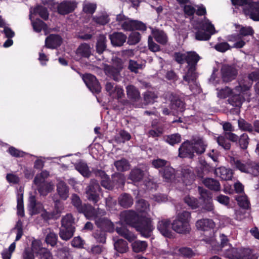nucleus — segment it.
Wrapping results in <instances>:
<instances>
[{"label":"nucleus","instance_id":"f8f14e48","mask_svg":"<svg viewBox=\"0 0 259 259\" xmlns=\"http://www.w3.org/2000/svg\"><path fill=\"white\" fill-rule=\"evenodd\" d=\"M230 162L232 166L242 172L249 174L251 171V161H242L236 157H230Z\"/></svg>","mask_w":259,"mask_h":259},{"label":"nucleus","instance_id":"a19ab883","mask_svg":"<svg viewBox=\"0 0 259 259\" xmlns=\"http://www.w3.org/2000/svg\"><path fill=\"white\" fill-rule=\"evenodd\" d=\"M133 251L136 253L145 251L148 246L147 242L145 241L136 240L132 243Z\"/></svg>","mask_w":259,"mask_h":259},{"label":"nucleus","instance_id":"6e6552de","mask_svg":"<svg viewBox=\"0 0 259 259\" xmlns=\"http://www.w3.org/2000/svg\"><path fill=\"white\" fill-rule=\"evenodd\" d=\"M251 250L246 248H232L228 252L230 259H250Z\"/></svg>","mask_w":259,"mask_h":259},{"label":"nucleus","instance_id":"58836bf2","mask_svg":"<svg viewBox=\"0 0 259 259\" xmlns=\"http://www.w3.org/2000/svg\"><path fill=\"white\" fill-rule=\"evenodd\" d=\"M114 249L120 253L126 252L128 250V244L123 239H119L114 244Z\"/></svg>","mask_w":259,"mask_h":259},{"label":"nucleus","instance_id":"412c9836","mask_svg":"<svg viewBox=\"0 0 259 259\" xmlns=\"http://www.w3.org/2000/svg\"><path fill=\"white\" fill-rule=\"evenodd\" d=\"M95 175L96 177H100V183L102 187L109 190H112V180L104 170L98 169L95 172Z\"/></svg>","mask_w":259,"mask_h":259},{"label":"nucleus","instance_id":"49530a36","mask_svg":"<svg viewBox=\"0 0 259 259\" xmlns=\"http://www.w3.org/2000/svg\"><path fill=\"white\" fill-rule=\"evenodd\" d=\"M155 40L163 45H165L168 40L166 34L162 30H156L154 34Z\"/></svg>","mask_w":259,"mask_h":259},{"label":"nucleus","instance_id":"6e6d98bb","mask_svg":"<svg viewBox=\"0 0 259 259\" xmlns=\"http://www.w3.org/2000/svg\"><path fill=\"white\" fill-rule=\"evenodd\" d=\"M238 126L240 130L243 131H247L252 133L253 131V126L251 123H248L244 119H239L238 121Z\"/></svg>","mask_w":259,"mask_h":259},{"label":"nucleus","instance_id":"bf43d9fd","mask_svg":"<svg viewBox=\"0 0 259 259\" xmlns=\"http://www.w3.org/2000/svg\"><path fill=\"white\" fill-rule=\"evenodd\" d=\"M141 38V36L139 32H132L128 36L127 43L130 45H135L140 41Z\"/></svg>","mask_w":259,"mask_h":259},{"label":"nucleus","instance_id":"aec40b11","mask_svg":"<svg viewBox=\"0 0 259 259\" xmlns=\"http://www.w3.org/2000/svg\"><path fill=\"white\" fill-rule=\"evenodd\" d=\"M28 207L31 215L39 213L43 208L42 204L36 201L35 196L29 197Z\"/></svg>","mask_w":259,"mask_h":259},{"label":"nucleus","instance_id":"7c9ffc66","mask_svg":"<svg viewBox=\"0 0 259 259\" xmlns=\"http://www.w3.org/2000/svg\"><path fill=\"white\" fill-rule=\"evenodd\" d=\"M107 40L104 35H100L97 39L96 44V52L101 55L107 49Z\"/></svg>","mask_w":259,"mask_h":259},{"label":"nucleus","instance_id":"09e8293b","mask_svg":"<svg viewBox=\"0 0 259 259\" xmlns=\"http://www.w3.org/2000/svg\"><path fill=\"white\" fill-rule=\"evenodd\" d=\"M181 140V136L179 134L167 135L165 138V142L171 146L180 143Z\"/></svg>","mask_w":259,"mask_h":259},{"label":"nucleus","instance_id":"5fc2aeb1","mask_svg":"<svg viewBox=\"0 0 259 259\" xmlns=\"http://www.w3.org/2000/svg\"><path fill=\"white\" fill-rule=\"evenodd\" d=\"M249 137L247 134H242L240 137H238L237 143L240 148L242 150H245L247 148L249 144Z\"/></svg>","mask_w":259,"mask_h":259},{"label":"nucleus","instance_id":"ddd939ff","mask_svg":"<svg viewBox=\"0 0 259 259\" xmlns=\"http://www.w3.org/2000/svg\"><path fill=\"white\" fill-rule=\"evenodd\" d=\"M101 188L98 184L89 185L86 191L87 198L90 201L96 205L100 199L99 194Z\"/></svg>","mask_w":259,"mask_h":259},{"label":"nucleus","instance_id":"3c124183","mask_svg":"<svg viewBox=\"0 0 259 259\" xmlns=\"http://www.w3.org/2000/svg\"><path fill=\"white\" fill-rule=\"evenodd\" d=\"M216 140L219 145L225 150H229L231 149V144L230 142L225 137L223 134L217 137Z\"/></svg>","mask_w":259,"mask_h":259},{"label":"nucleus","instance_id":"338daca9","mask_svg":"<svg viewBox=\"0 0 259 259\" xmlns=\"http://www.w3.org/2000/svg\"><path fill=\"white\" fill-rule=\"evenodd\" d=\"M34 254L30 247H25L22 253L21 259H35Z\"/></svg>","mask_w":259,"mask_h":259},{"label":"nucleus","instance_id":"6ab92c4d","mask_svg":"<svg viewBox=\"0 0 259 259\" xmlns=\"http://www.w3.org/2000/svg\"><path fill=\"white\" fill-rule=\"evenodd\" d=\"M195 226L198 230L205 232L212 230L215 227V223L211 219H202L197 221Z\"/></svg>","mask_w":259,"mask_h":259},{"label":"nucleus","instance_id":"f704fd0d","mask_svg":"<svg viewBox=\"0 0 259 259\" xmlns=\"http://www.w3.org/2000/svg\"><path fill=\"white\" fill-rule=\"evenodd\" d=\"M110 18L106 13H102L92 17V21L97 25H105L110 22Z\"/></svg>","mask_w":259,"mask_h":259},{"label":"nucleus","instance_id":"cd10ccee","mask_svg":"<svg viewBox=\"0 0 259 259\" xmlns=\"http://www.w3.org/2000/svg\"><path fill=\"white\" fill-rule=\"evenodd\" d=\"M116 231L118 235L123 237L130 242L134 241L136 238L135 234L130 231L124 226L117 227L116 228Z\"/></svg>","mask_w":259,"mask_h":259},{"label":"nucleus","instance_id":"5701e85b","mask_svg":"<svg viewBox=\"0 0 259 259\" xmlns=\"http://www.w3.org/2000/svg\"><path fill=\"white\" fill-rule=\"evenodd\" d=\"M118 204L124 208L131 207L134 203L132 196L127 193H122L118 198Z\"/></svg>","mask_w":259,"mask_h":259},{"label":"nucleus","instance_id":"774afa93","mask_svg":"<svg viewBox=\"0 0 259 259\" xmlns=\"http://www.w3.org/2000/svg\"><path fill=\"white\" fill-rule=\"evenodd\" d=\"M37 190L41 195H46L48 193L51 192V186L49 184L44 182L43 184L39 185V186L37 188Z\"/></svg>","mask_w":259,"mask_h":259},{"label":"nucleus","instance_id":"0eeeda50","mask_svg":"<svg viewBox=\"0 0 259 259\" xmlns=\"http://www.w3.org/2000/svg\"><path fill=\"white\" fill-rule=\"evenodd\" d=\"M142 217L133 210H124L120 213L121 220L134 228H135Z\"/></svg>","mask_w":259,"mask_h":259},{"label":"nucleus","instance_id":"e2e57ef3","mask_svg":"<svg viewBox=\"0 0 259 259\" xmlns=\"http://www.w3.org/2000/svg\"><path fill=\"white\" fill-rule=\"evenodd\" d=\"M56 256L59 259H71L69 251L64 247L58 249Z\"/></svg>","mask_w":259,"mask_h":259},{"label":"nucleus","instance_id":"b1692460","mask_svg":"<svg viewBox=\"0 0 259 259\" xmlns=\"http://www.w3.org/2000/svg\"><path fill=\"white\" fill-rule=\"evenodd\" d=\"M170 107L171 110L183 112L185 110V103L179 97L172 96L170 100Z\"/></svg>","mask_w":259,"mask_h":259},{"label":"nucleus","instance_id":"f257e3e1","mask_svg":"<svg viewBox=\"0 0 259 259\" xmlns=\"http://www.w3.org/2000/svg\"><path fill=\"white\" fill-rule=\"evenodd\" d=\"M191 212L186 210L180 212L171 224V229L176 233L186 235L191 230L190 220Z\"/></svg>","mask_w":259,"mask_h":259},{"label":"nucleus","instance_id":"0e129e2a","mask_svg":"<svg viewBox=\"0 0 259 259\" xmlns=\"http://www.w3.org/2000/svg\"><path fill=\"white\" fill-rule=\"evenodd\" d=\"M147 28V27L145 23L138 20H134L133 31L138 30L143 32L146 31Z\"/></svg>","mask_w":259,"mask_h":259},{"label":"nucleus","instance_id":"473e14b6","mask_svg":"<svg viewBox=\"0 0 259 259\" xmlns=\"http://www.w3.org/2000/svg\"><path fill=\"white\" fill-rule=\"evenodd\" d=\"M216 174L223 180L228 181L232 179L233 172L231 169L222 167L215 170Z\"/></svg>","mask_w":259,"mask_h":259},{"label":"nucleus","instance_id":"680f3d73","mask_svg":"<svg viewBox=\"0 0 259 259\" xmlns=\"http://www.w3.org/2000/svg\"><path fill=\"white\" fill-rule=\"evenodd\" d=\"M142 64H139L137 61L130 59L127 68L131 72L137 73L139 69H142Z\"/></svg>","mask_w":259,"mask_h":259},{"label":"nucleus","instance_id":"13d9d810","mask_svg":"<svg viewBox=\"0 0 259 259\" xmlns=\"http://www.w3.org/2000/svg\"><path fill=\"white\" fill-rule=\"evenodd\" d=\"M184 201L192 209H196L199 206L198 200L190 195L185 196L184 198Z\"/></svg>","mask_w":259,"mask_h":259},{"label":"nucleus","instance_id":"c9c22d12","mask_svg":"<svg viewBox=\"0 0 259 259\" xmlns=\"http://www.w3.org/2000/svg\"><path fill=\"white\" fill-rule=\"evenodd\" d=\"M114 166L118 171L123 172L128 170L130 168L131 165L127 159L122 158L116 160L114 163Z\"/></svg>","mask_w":259,"mask_h":259},{"label":"nucleus","instance_id":"9d476101","mask_svg":"<svg viewBox=\"0 0 259 259\" xmlns=\"http://www.w3.org/2000/svg\"><path fill=\"white\" fill-rule=\"evenodd\" d=\"M194 144L189 140L184 141L179 148V156L181 158H189L194 157Z\"/></svg>","mask_w":259,"mask_h":259},{"label":"nucleus","instance_id":"dca6fc26","mask_svg":"<svg viewBox=\"0 0 259 259\" xmlns=\"http://www.w3.org/2000/svg\"><path fill=\"white\" fill-rule=\"evenodd\" d=\"M76 7V5L75 2L65 1L58 6L57 12L60 15H65L72 13Z\"/></svg>","mask_w":259,"mask_h":259},{"label":"nucleus","instance_id":"7ed1b4c3","mask_svg":"<svg viewBox=\"0 0 259 259\" xmlns=\"http://www.w3.org/2000/svg\"><path fill=\"white\" fill-rule=\"evenodd\" d=\"M75 218L71 213H67L62 217L59 235L61 239L68 241L71 239L75 231Z\"/></svg>","mask_w":259,"mask_h":259},{"label":"nucleus","instance_id":"37998d69","mask_svg":"<svg viewBox=\"0 0 259 259\" xmlns=\"http://www.w3.org/2000/svg\"><path fill=\"white\" fill-rule=\"evenodd\" d=\"M33 13L38 14L44 20L49 18V12L47 8L41 5H38L33 9Z\"/></svg>","mask_w":259,"mask_h":259},{"label":"nucleus","instance_id":"a211bd4d","mask_svg":"<svg viewBox=\"0 0 259 259\" xmlns=\"http://www.w3.org/2000/svg\"><path fill=\"white\" fill-rule=\"evenodd\" d=\"M95 224L100 229L106 232H111L114 230V224L106 218H99L96 220Z\"/></svg>","mask_w":259,"mask_h":259},{"label":"nucleus","instance_id":"2f4dec72","mask_svg":"<svg viewBox=\"0 0 259 259\" xmlns=\"http://www.w3.org/2000/svg\"><path fill=\"white\" fill-rule=\"evenodd\" d=\"M193 144L195 149L194 152L197 155L203 154L205 152L207 146L206 142H205L202 138H198L197 139L194 140Z\"/></svg>","mask_w":259,"mask_h":259},{"label":"nucleus","instance_id":"f03ea898","mask_svg":"<svg viewBox=\"0 0 259 259\" xmlns=\"http://www.w3.org/2000/svg\"><path fill=\"white\" fill-rule=\"evenodd\" d=\"M71 203L77 211L83 214L87 219L93 220L97 218L99 208H96L89 203H82L80 197L76 194L72 195Z\"/></svg>","mask_w":259,"mask_h":259},{"label":"nucleus","instance_id":"79ce46f5","mask_svg":"<svg viewBox=\"0 0 259 259\" xmlns=\"http://www.w3.org/2000/svg\"><path fill=\"white\" fill-rule=\"evenodd\" d=\"M128 98L133 101H138L140 98L139 91L134 86L129 85L126 88Z\"/></svg>","mask_w":259,"mask_h":259},{"label":"nucleus","instance_id":"69168bd1","mask_svg":"<svg viewBox=\"0 0 259 259\" xmlns=\"http://www.w3.org/2000/svg\"><path fill=\"white\" fill-rule=\"evenodd\" d=\"M106 71L109 75L112 76L116 81L118 80L120 71L113 66H109L106 69Z\"/></svg>","mask_w":259,"mask_h":259},{"label":"nucleus","instance_id":"4468645a","mask_svg":"<svg viewBox=\"0 0 259 259\" xmlns=\"http://www.w3.org/2000/svg\"><path fill=\"white\" fill-rule=\"evenodd\" d=\"M171 222L169 219H163L158 222L157 229L164 237L171 238L173 237V233L170 230Z\"/></svg>","mask_w":259,"mask_h":259},{"label":"nucleus","instance_id":"393cba45","mask_svg":"<svg viewBox=\"0 0 259 259\" xmlns=\"http://www.w3.org/2000/svg\"><path fill=\"white\" fill-rule=\"evenodd\" d=\"M76 54L80 58H89L92 54L90 45L87 43L81 44L76 50Z\"/></svg>","mask_w":259,"mask_h":259},{"label":"nucleus","instance_id":"ea45409f","mask_svg":"<svg viewBox=\"0 0 259 259\" xmlns=\"http://www.w3.org/2000/svg\"><path fill=\"white\" fill-rule=\"evenodd\" d=\"M144 177V172L140 168L133 169L129 175L128 179L134 182H140Z\"/></svg>","mask_w":259,"mask_h":259},{"label":"nucleus","instance_id":"864d4df0","mask_svg":"<svg viewBox=\"0 0 259 259\" xmlns=\"http://www.w3.org/2000/svg\"><path fill=\"white\" fill-rule=\"evenodd\" d=\"M149 203L144 199L139 200L136 203V209L140 212H147L149 210Z\"/></svg>","mask_w":259,"mask_h":259},{"label":"nucleus","instance_id":"423d86ee","mask_svg":"<svg viewBox=\"0 0 259 259\" xmlns=\"http://www.w3.org/2000/svg\"><path fill=\"white\" fill-rule=\"evenodd\" d=\"M82 78L88 89L93 93L98 94L101 91V87L96 77L91 73L82 75Z\"/></svg>","mask_w":259,"mask_h":259},{"label":"nucleus","instance_id":"1a4fd4ad","mask_svg":"<svg viewBox=\"0 0 259 259\" xmlns=\"http://www.w3.org/2000/svg\"><path fill=\"white\" fill-rule=\"evenodd\" d=\"M222 78L224 82H228L235 79L238 74L237 69L233 66L224 64L221 69Z\"/></svg>","mask_w":259,"mask_h":259},{"label":"nucleus","instance_id":"8fccbe9b","mask_svg":"<svg viewBox=\"0 0 259 259\" xmlns=\"http://www.w3.org/2000/svg\"><path fill=\"white\" fill-rule=\"evenodd\" d=\"M93 236L98 243H105L106 240V233L105 231L99 229L93 233Z\"/></svg>","mask_w":259,"mask_h":259},{"label":"nucleus","instance_id":"4d7b16f0","mask_svg":"<svg viewBox=\"0 0 259 259\" xmlns=\"http://www.w3.org/2000/svg\"><path fill=\"white\" fill-rule=\"evenodd\" d=\"M199 194L200 195L199 198L203 202L208 201L212 200L211 194L205 188L199 186L198 188Z\"/></svg>","mask_w":259,"mask_h":259},{"label":"nucleus","instance_id":"c85d7f7f","mask_svg":"<svg viewBox=\"0 0 259 259\" xmlns=\"http://www.w3.org/2000/svg\"><path fill=\"white\" fill-rule=\"evenodd\" d=\"M203 183L204 186L209 190L214 191H220L221 190V185L220 182L214 179L207 178L203 180Z\"/></svg>","mask_w":259,"mask_h":259},{"label":"nucleus","instance_id":"bb28decb","mask_svg":"<svg viewBox=\"0 0 259 259\" xmlns=\"http://www.w3.org/2000/svg\"><path fill=\"white\" fill-rule=\"evenodd\" d=\"M125 182V179L123 175L116 174L112 176V190L114 188L119 189L123 188Z\"/></svg>","mask_w":259,"mask_h":259},{"label":"nucleus","instance_id":"c03bdc74","mask_svg":"<svg viewBox=\"0 0 259 259\" xmlns=\"http://www.w3.org/2000/svg\"><path fill=\"white\" fill-rule=\"evenodd\" d=\"M31 24L34 31L36 32H40L42 30H47L48 29L47 24L38 18L32 21Z\"/></svg>","mask_w":259,"mask_h":259},{"label":"nucleus","instance_id":"20e7f679","mask_svg":"<svg viewBox=\"0 0 259 259\" xmlns=\"http://www.w3.org/2000/svg\"><path fill=\"white\" fill-rule=\"evenodd\" d=\"M135 228L142 236L148 238L151 236L154 227L150 218L142 216Z\"/></svg>","mask_w":259,"mask_h":259},{"label":"nucleus","instance_id":"4c0bfd02","mask_svg":"<svg viewBox=\"0 0 259 259\" xmlns=\"http://www.w3.org/2000/svg\"><path fill=\"white\" fill-rule=\"evenodd\" d=\"M75 169L83 177H89L91 175V171L85 162L79 161L75 164Z\"/></svg>","mask_w":259,"mask_h":259},{"label":"nucleus","instance_id":"e433bc0d","mask_svg":"<svg viewBox=\"0 0 259 259\" xmlns=\"http://www.w3.org/2000/svg\"><path fill=\"white\" fill-rule=\"evenodd\" d=\"M57 190L61 199L66 200L68 198L69 189L65 183L63 182L59 183L57 186Z\"/></svg>","mask_w":259,"mask_h":259},{"label":"nucleus","instance_id":"de8ad7c7","mask_svg":"<svg viewBox=\"0 0 259 259\" xmlns=\"http://www.w3.org/2000/svg\"><path fill=\"white\" fill-rule=\"evenodd\" d=\"M45 242L47 245L55 247L58 242V235L54 232H50L46 235Z\"/></svg>","mask_w":259,"mask_h":259},{"label":"nucleus","instance_id":"f3484780","mask_svg":"<svg viewBox=\"0 0 259 259\" xmlns=\"http://www.w3.org/2000/svg\"><path fill=\"white\" fill-rule=\"evenodd\" d=\"M109 38L112 46L121 47L126 41L127 36L121 32H114L109 35Z\"/></svg>","mask_w":259,"mask_h":259},{"label":"nucleus","instance_id":"a18cd8bd","mask_svg":"<svg viewBox=\"0 0 259 259\" xmlns=\"http://www.w3.org/2000/svg\"><path fill=\"white\" fill-rule=\"evenodd\" d=\"M151 165L155 169H162L164 168L167 165H170V162L165 159L157 158L151 161Z\"/></svg>","mask_w":259,"mask_h":259},{"label":"nucleus","instance_id":"9b49d317","mask_svg":"<svg viewBox=\"0 0 259 259\" xmlns=\"http://www.w3.org/2000/svg\"><path fill=\"white\" fill-rule=\"evenodd\" d=\"M116 21L124 31H133L134 19L128 18L123 14H119L116 16Z\"/></svg>","mask_w":259,"mask_h":259},{"label":"nucleus","instance_id":"a878e982","mask_svg":"<svg viewBox=\"0 0 259 259\" xmlns=\"http://www.w3.org/2000/svg\"><path fill=\"white\" fill-rule=\"evenodd\" d=\"M200 59L199 55L195 51H189L186 53V62L187 66L196 67L198 62Z\"/></svg>","mask_w":259,"mask_h":259},{"label":"nucleus","instance_id":"603ef678","mask_svg":"<svg viewBox=\"0 0 259 259\" xmlns=\"http://www.w3.org/2000/svg\"><path fill=\"white\" fill-rule=\"evenodd\" d=\"M33 252L37 255L39 253L45 249L46 247L42 246V243L39 239H34L31 242V247Z\"/></svg>","mask_w":259,"mask_h":259},{"label":"nucleus","instance_id":"2eb2a0df","mask_svg":"<svg viewBox=\"0 0 259 259\" xmlns=\"http://www.w3.org/2000/svg\"><path fill=\"white\" fill-rule=\"evenodd\" d=\"M63 39L60 35L51 34L46 38L45 47L49 49H57L61 45Z\"/></svg>","mask_w":259,"mask_h":259},{"label":"nucleus","instance_id":"052dcab7","mask_svg":"<svg viewBox=\"0 0 259 259\" xmlns=\"http://www.w3.org/2000/svg\"><path fill=\"white\" fill-rule=\"evenodd\" d=\"M17 230L15 241H19L23 235V224L21 220H19L14 228Z\"/></svg>","mask_w":259,"mask_h":259},{"label":"nucleus","instance_id":"39448f33","mask_svg":"<svg viewBox=\"0 0 259 259\" xmlns=\"http://www.w3.org/2000/svg\"><path fill=\"white\" fill-rule=\"evenodd\" d=\"M214 26L210 23H202L199 26V30L195 34V38L199 41L209 40L214 31Z\"/></svg>","mask_w":259,"mask_h":259},{"label":"nucleus","instance_id":"72a5a7b5","mask_svg":"<svg viewBox=\"0 0 259 259\" xmlns=\"http://www.w3.org/2000/svg\"><path fill=\"white\" fill-rule=\"evenodd\" d=\"M187 71L183 76V79L189 83L191 81L193 82L196 80V67L187 66Z\"/></svg>","mask_w":259,"mask_h":259},{"label":"nucleus","instance_id":"4be33fe9","mask_svg":"<svg viewBox=\"0 0 259 259\" xmlns=\"http://www.w3.org/2000/svg\"><path fill=\"white\" fill-rule=\"evenodd\" d=\"M159 172L166 182H171L175 178V169L170 165H167L164 168L159 169Z\"/></svg>","mask_w":259,"mask_h":259},{"label":"nucleus","instance_id":"c756f323","mask_svg":"<svg viewBox=\"0 0 259 259\" xmlns=\"http://www.w3.org/2000/svg\"><path fill=\"white\" fill-rule=\"evenodd\" d=\"M250 18L255 21H259V2H251L249 6Z\"/></svg>","mask_w":259,"mask_h":259}]
</instances>
